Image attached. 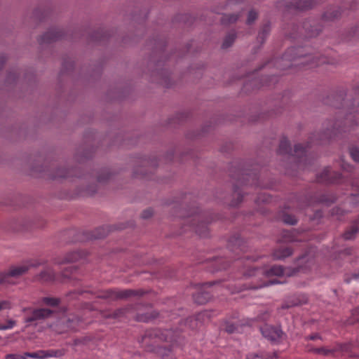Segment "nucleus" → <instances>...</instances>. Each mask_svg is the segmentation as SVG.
Masks as SVG:
<instances>
[{
    "mask_svg": "<svg viewBox=\"0 0 359 359\" xmlns=\"http://www.w3.org/2000/svg\"><path fill=\"white\" fill-rule=\"evenodd\" d=\"M341 168L348 172H351L353 170L352 165H351L350 164H348L347 163H344V162L341 164Z\"/></svg>",
    "mask_w": 359,
    "mask_h": 359,
    "instance_id": "nucleus-62",
    "label": "nucleus"
},
{
    "mask_svg": "<svg viewBox=\"0 0 359 359\" xmlns=\"http://www.w3.org/2000/svg\"><path fill=\"white\" fill-rule=\"evenodd\" d=\"M283 60L294 62V65H310L311 67L319 66L328 63L327 59L322 55H312L309 54L302 47H291L283 55Z\"/></svg>",
    "mask_w": 359,
    "mask_h": 359,
    "instance_id": "nucleus-2",
    "label": "nucleus"
},
{
    "mask_svg": "<svg viewBox=\"0 0 359 359\" xmlns=\"http://www.w3.org/2000/svg\"><path fill=\"white\" fill-rule=\"evenodd\" d=\"M284 223L290 225H294L297 222V219L294 215L284 213L282 217Z\"/></svg>",
    "mask_w": 359,
    "mask_h": 359,
    "instance_id": "nucleus-40",
    "label": "nucleus"
},
{
    "mask_svg": "<svg viewBox=\"0 0 359 359\" xmlns=\"http://www.w3.org/2000/svg\"><path fill=\"white\" fill-rule=\"evenodd\" d=\"M29 266L22 262L11 266L6 271L0 272V285L11 284V278H19L29 271Z\"/></svg>",
    "mask_w": 359,
    "mask_h": 359,
    "instance_id": "nucleus-7",
    "label": "nucleus"
},
{
    "mask_svg": "<svg viewBox=\"0 0 359 359\" xmlns=\"http://www.w3.org/2000/svg\"><path fill=\"white\" fill-rule=\"evenodd\" d=\"M64 32L60 28H51L40 36L38 41L40 45L44 46L57 41L63 38Z\"/></svg>",
    "mask_w": 359,
    "mask_h": 359,
    "instance_id": "nucleus-11",
    "label": "nucleus"
},
{
    "mask_svg": "<svg viewBox=\"0 0 359 359\" xmlns=\"http://www.w3.org/2000/svg\"><path fill=\"white\" fill-rule=\"evenodd\" d=\"M341 177L338 172H333L330 168H325L322 172L317 175V180L320 183H334Z\"/></svg>",
    "mask_w": 359,
    "mask_h": 359,
    "instance_id": "nucleus-17",
    "label": "nucleus"
},
{
    "mask_svg": "<svg viewBox=\"0 0 359 359\" xmlns=\"http://www.w3.org/2000/svg\"><path fill=\"white\" fill-rule=\"evenodd\" d=\"M148 351H154L157 355L163 359H168L172 355L171 348H167L165 346H156L154 348H147Z\"/></svg>",
    "mask_w": 359,
    "mask_h": 359,
    "instance_id": "nucleus-24",
    "label": "nucleus"
},
{
    "mask_svg": "<svg viewBox=\"0 0 359 359\" xmlns=\"http://www.w3.org/2000/svg\"><path fill=\"white\" fill-rule=\"evenodd\" d=\"M107 235V232L103 229H97L93 234V238L95 239H100L104 238Z\"/></svg>",
    "mask_w": 359,
    "mask_h": 359,
    "instance_id": "nucleus-47",
    "label": "nucleus"
},
{
    "mask_svg": "<svg viewBox=\"0 0 359 359\" xmlns=\"http://www.w3.org/2000/svg\"><path fill=\"white\" fill-rule=\"evenodd\" d=\"M278 153L281 155H287L290 161H294L297 158L299 166H301L302 158L306 156V148L302 144H297L294 145L292 150L289 141L286 138H283L280 140Z\"/></svg>",
    "mask_w": 359,
    "mask_h": 359,
    "instance_id": "nucleus-5",
    "label": "nucleus"
},
{
    "mask_svg": "<svg viewBox=\"0 0 359 359\" xmlns=\"http://www.w3.org/2000/svg\"><path fill=\"white\" fill-rule=\"evenodd\" d=\"M93 339L91 337L86 336L81 338H78L74 339V345L75 346H79V345H84L87 346L88 347H90L91 343H93Z\"/></svg>",
    "mask_w": 359,
    "mask_h": 359,
    "instance_id": "nucleus-35",
    "label": "nucleus"
},
{
    "mask_svg": "<svg viewBox=\"0 0 359 359\" xmlns=\"http://www.w3.org/2000/svg\"><path fill=\"white\" fill-rule=\"evenodd\" d=\"M24 355L26 356V358L29 357L37 359L46 358L45 351H39L33 353H25Z\"/></svg>",
    "mask_w": 359,
    "mask_h": 359,
    "instance_id": "nucleus-41",
    "label": "nucleus"
},
{
    "mask_svg": "<svg viewBox=\"0 0 359 359\" xmlns=\"http://www.w3.org/2000/svg\"><path fill=\"white\" fill-rule=\"evenodd\" d=\"M283 4L288 11H299L311 9L316 4L315 0H285Z\"/></svg>",
    "mask_w": 359,
    "mask_h": 359,
    "instance_id": "nucleus-9",
    "label": "nucleus"
},
{
    "mask_svg": "<svg viewBox=\"0 0 359 359\" xmlns=\"http://www.w3.org/2000/svg\"><path fill=\"white\" fill-rule=\"evenodd\" d=\"M191 225L194 226L195 231L201 237H206L208 235V229L207 224L202 221V217L200 215H196L188 221Z\"/></svg>",
    "mask_w": 359,
    "mask_h": 359,
    "instance_id": "nucleus-18",
    "label": "nucleus"
},
{
    "mask_svg": "<svg viewBox=\"0 0 359 359\" xmlns=\"http://www.w3.org/2000/svg\"><path fill=\"white\" fill-rule=\"evenodd\" d=\"M158 316V313L156 311H152L151 313H147L144 314H137L136 316V320L137 321L147 323L150 320L155 319Z\"/></svg>",
    "mask_w": 359,
    "mask_h": 359,
    "instance_id": "nucleus-31",
    "label": "nucleus"
},
{
    "mask_svg": "<svg viewBox=\"0 0 359 359\" xmlns=\"http://www.w3.org/2000/svg\"><path fill=\"white\" fill-rule=\"evenodd\" d=\"M271 201V198L269 195H266V194H261L258 196L256 203H269Z\"/></svg>",
    "mask_w": 359,
    "mask_h": 359,
    "instance_id": "nucleus-48",
    "label": "nucleus"
},
{
    "mask_svg": "<svg viewBox=\"0 0 359 359\" xmlns=\"http://www.w3.org/2000/svg\"><path fill=\"white\" fill-rule=\"evenodd\" d=\"M152 339L170 342L172 344V346L181 345L183 341L180 332L172 330L153 329L147 330L142 337V341L147 344L148 340Z\"/></svg>",
    "mask_w": 359,
    "mask_h": 359,
    "instance_id": "nucleus-4",
    "label": "nucleus"
},
{
    "mask_svg": "<svg viewBox=\"0 0 359 359\" xmlns=\"http://www.w3.org/2000/svg\"><path fill=\"white\" fill-rule=\"evenodd\" d=\"M147 292L142 289L138 290H119L116 288V301L127 300L130 298H140L147 294Z\"/></svg>",
    "mask_w": 359,
    "mask_h": 359,
    "instance_id": "nucleus-15",
    "label": "nucleus"
},
{
    "mask_svg": "<svg viewBox=\"0 0 359 359\" xmlns=\"http://www.w3.org/2000/svg\"><path fill=\"white\" fill-rule=\"evenodd\" d=\"M359 126L354 115H348L344 120H337L332 125V128H327L322 133H313L310 137V141L314 144H323L329 140L336 137L339 135L348 133Z\"/></svg>",
    "mask_w": 359,
    "mask_h": 359,
    "instance_id": "nucleus-1",
    "label": "nucleus"
},
{
    "mask_svg": "<svg viewBox=\"0 0 359 359\" xmlns=\"http://www.w3.org/2000/svg\"><path fill=\"white\" fill-rule=\"evenodd\" d=\"M236 39V33L234 31L230 32L224 37L222 44V48L227 49L231 47Z\"/></svg>",
    "mask_w": 359,
    "mask_h": 359,
    "instance_id": "nucleus-29",
    "label": "nucleus"
},
{
    "mask_svg": "<svg viewBox=\"0 0 359 359\" xmlns=\"http://www.w3.org/2000/svg\"><path fill=\"white\" fill-rule=\"evenodd\" d=\"M15 325V321L13 320H8L7 322V325H0V330H8L11 329Z\"/></svg>",
    "mask_w": 359,
    "mask_h": 359,
    "instance_id": "nucleus-54",
    "label": "nucleus"
},
{
    "mask_svg": "<svg viewBox=\"0 0 359 359\" xmlns=\"http://www.w3.org/2000/svg\"><path fill=\"white\" fill-rule=\"evenodd\" d=\"M126 310L127 309L126 308H120L111 313H107L105 311H102V317H104L105 318L116 319V318L123 317L126 314Z\"/></svg>",
    "mask_w": 359,
    "mask_h": 359,
    "instance_id": "nucleus-28",
    "label": "nucleus"
},
{
    "mask_svg": "<svg viewBox=\"0 0 359 359\" xmlns=\"http://www.w3.org/2000/svg\"><path fill=\"white\" fill-rule=\"evenodd\" d=\"M153 210L151 208H147L142 212L141 217L143 219H149L153 215Z\"/></svg>",
    "mask_w": 359,
    "mask_h": 359,
    "instance_id": "nucleus-53",
    "label": "nucleus"
},
{
    "mask_svg": "<svg viewBox=\"0 0 359 359\" xmlns=\"http://www.w3.org/2000/svg\"><path fill=\"white\" fill-rule=\"evenodd\" d=\"M11 308V302L6 300L0 301V311L10 309Z\"/></svg>",
    "mask_w": 359,
    "mask_h": 359,
    "instance_id": "nucleus-56",
    "label": "nucleus"
},
{
    "mask_svg": "<svg viewBox=\"0 0 359 359\" xmlns=\"http://www.w3.org/2000/svg\"><path fill=\"white\" fill-rule=\"evenodd\" d=\"M96 191H97V187H96V186L93 185V186H90V187L86 188L85 191L86 192L87 194L92 195V194H95L96 192Z\"/></svg>",
    "mask_w": 359,
    "mask_h": 359,
    "instance_id": "nucleus-60",
    "label": "nucleus"
},
{
    "mask_svg": "<svg viewBox=\"0 0 359 359\" xmlns=\"http://www.w3.org/2000/svg\"><path fill=\"white\" fill-rule=\"evenodd\" d=\"M49 177L52 180H60L76 175V170L67 169L65 167H57L50 171Z\"/></svg>",
    "mask_w": 359,
    "mask_h": 359,
    "instance_id": "nucleus-16",
    "label": "nucleus"
},
{
    "mask_svg": "<svg viewBox=\"0 0 359 359\" xmlns=\"http://www.w3.org/2000/svg\"><path fill=\"white\" fill-rule=\"evenodd\" d=\"M260 330L263 337L271 341H278L283 334L280 328L269 325H264Z\"/></svg>",
    "mask_w": 359,
    "mask_h": 359,
    "instance_id": "nucleus-12",
    "label": "nucleus"
},
{
    "mask_svg": "<svg viewBox=\"0 0 359 359\" xmlns=\"http://www.w3.org/2000/svg\"><path fill=\"white\" fill-rule=\"evenodd\" d=\"M41 302L46 306L55 307L60 305L61 299L57 297H45L41 298Z\"/></svg>",
    "mask_w": 359,
    "mask_h": 359,
    "instance_id": "nucleus-33",
    "label": "nucleus"
},
{
    "mask_svg": "<svg viewBox=\"0 0 359 359\" xmlns=\"http://www.w3.org/2000/svg\"><path fill=\"white\" fill-rule=\"evenodd\" d=\"M110 174L108 172H104L97 177V181L100 183H104L110 178Z\"/></svg>",
    "mask_w": 359,
    "mask_h": 359,
    "instance_id": "nucleus-49",
    "label": "nucleus"
},
{
    "mask_svg": "<svg viewBox=\"0 0 359 359\" xmlns=\"http://www.w3.org/2000/svg\"><path fill=\"white\" fill-rule=\"evenodd\" d=\"M238 18L239 15L237 14L224 15L221 18V22L223 25H230L235 23Z\"/></svg>",
    "mask_w": 359,
    "mask_h": 359,
    "instance_id": "nucleus-36",
    "label": "nucleus"
},
{
    "mask_svg": "<svg viewBox=\"0 0 359 359\" xmlns=\"http://www.w3.org/2000/svg\"><path fill=\"white\" fill-rule=\"evenodd\" d=\"M161 66V65L158 64L156 69L152 72V81L160 83L165 87H168L170 84L169 73L166 69L160 68Z\"/></svg>",
    "mask_w": 359,
    "mask_h": 359,
    "instance_id": "nucleus-13",
    "label": "nucleus"
},
{
    "mask_svg": "<svg viewBox=\"0 0 359 359\" xmlns=\"http://www.w3.org/2000/svg\"><path fill=\"white\" fill-rule=\"evenodd\" d=\"M359 231V227L353 224L346 231L343 235L345 240H351L355 238L356 233Z\"/></svg>",
    "mask_w": 359,
    "mask_h": 359,
    "instance_id": "nucleus-34",
    "label": "nucleus"
},
{
    "mask_svg": "<svg viewBox=\"0 0 359 359\" xmlns=\"http://www.w3.org/2000/svg\"><path fill=\"white\" fill-rule=\"evenodd\" d=\"M7 57L5 55L0 56V70L3 68L4 63L6 62Z\"/></svg>",
    "mask_w": 359,
    "mask_h": 359,
    "instance_id": "nucleus-63",
    "label": "nucleus"
},
{
    "mask_svg": "<svg viewBox=\"0 0 359 359\" xmlns=\"http://www.w3.org/2000/svg\"><path fill=\"white\" fill-rule=\"evenodd\" d=\"M81 321L76 316H69L59 321L55 327V331L59 334L65 333L70 330H74Z\"/></svg>",
    "mask_w": 359,
    "mask_h": 359,
    "instance_id": "nucleus-10",
    "label": "nucleus"
},
{
    "mask_svg": "<svg viewBox=\"0 0 359 359\" xmlns=\"http://www.w3.org/2000/svg\"><path fill=\"white\" fill-rule=\"evenodd\" d=\"M352 248H346L341 252V253L345 255H350L352 254Z\"/></svg>",
    "mask_w": 359,
    "mask_h": 359,
    "instance_id": "nucleus-64",
    "label": "nucleus"
},
{
    "mask_svg": "<svg viewBox=\"0 0 359 359\" xmlns=\"http://www.w3.org/2000/svg\"><path fill=\"white\" fill-rule=\"evenodd\" d=\"M238 324L237 323L226 322L224 325V330L229 334L233 333L238 330Z\"/></svg>",
    "mask_w": 359,
    "mask_h": 359,
    "instance_id": "nucleus-39",
    "label": "nucleus"
},
{
    "mask_svg": "<svg viewBox=\"0 0 359 359\" xmlns=\"http://www.w3.org/2000/svg\"><path fill=\"white\" fill-rule=\"evenodd\" d=\"M349 153L353 160L359 163V149L357 147H352L349 149Z\"/></svg>",
    "mask_w": 359,
    "mask_h": 359,
    "instance_id": "nucleus-44",
    "label": "nucleus"
},
{
    "mask_svg": "<svg viewBox=\"0 0 359 359\" xmlns=\"http://www.w3.org/2000/svg\"><path fill=\"white\" fill-rule=\"evenodd\" d=\"M276 283H278V281L275 280H271L269 282L260 281V283H259L257 284H255V283H252L249 284L248 285H244L242 287L237 288L236 292H240L241 291H243V290H248V289L257 290V289L262 288L263 287L269 286L270 285H273V284H276Z\"/></svg>",
    "mask_w": 359,
    "mask_h": 359,
    "instance_id": "nucleus-23",
    "label": "nucleus"
},
{
    "mask_svg": "<svg viewBox=\"0 0 359 359\" xmlns=\"http://www.w3.org/2000/svg\"><path fill=\"white\" fill-rule=\"evenodd\" d=\"M23 311L25 312L24 321L29 326H36L39 323L50 318L54 313L53 310L46 308H27L24 309Z\"/></svg>",
    "mask_w": 359,
    "mask_h": 359,
    "instance_id": "nucleus-6",
    "label": "nucleus"
},
{
    "mask_svg": "<svg viewBox=\"0 0 359 359\" xmlns=\"http://www.w3.org/2000/svg\"><path fill=\"white\" fill-rule=\"evenodd\" d=\"M348 36L350 37L359 38V23L350 28Z\"/></svg>",
    "mask_w": 359,
    "mask_h": 359,
    "instance_id": "nucleus-46",
    "label": "nucleus"
},
{
    "mask_svg": "<svg viewBox=\"0 0 359 359\" xmlns=\"http://www.w3.org/2000/svg\"><path fill=\"white\" fill-rule=\"evenodd\" d=\"M305 339L307 340L321 339V337L319 334L315 333L307 336Z\"/></svg>",
    "mask_w": 359,
    "mask_h": 359,
    "instance_id": "nucleus-61",
    "label": "nucleus"
},
{
    "mask_svg": "<svg viewBox=\"0 0 359 359\" xmlns=\"http://www.w3.org/2000/svg\"><path fill=\"white\" fill-rule=\"evenodd\" d=\"M55 279V273L50 267H46L42 270L39 273L34 277L35 281L41 283H48L53 281Z\"/></svg>",
    "mask_w": 359,
    "mask_h": 359,
    "instance_id": "nucleus-19",
    "label": "nucleus"
},
{
    "mask_svg": "<svg viewBox=\"0 0 359 359\" xmlns=\"http://www.w3.org/2000/svg\"><path fill=\"white\" fill-rule=\"evenodd\" d=\"M331 214L332 215H341L343 214V210L338 207H334L332 209Z\"/></svg>",
    "mask_w": 359,
    "mask_h": 359,
    "instance_id": "nucleus-59",
    "label": "nucleus"
},
{
    "mask_svg": "<svg viewBox=\"0 0 359 359\" xmlns=\"http://www.w3.org/2000/svg\"><path fill=\"white\" fill-rule=\"evenodd\" d=\"M292 254L290 248H278L273 252V256L275 259H283Z\"/></svg>",
    "mask_w": 359,
    "mask_h": 359,
    "instance_id": "nucleus-27",
    "label": "nucleus"
},
{
    "mask_svg": "<svg viewBox=\"0 0 359 359\" xmlns=\"http://www.w3.org/2000/svg\"><path fill=\"white\" fill-rule=\"evenodd\" d=\"M81 151H78L76 154L75 158L78 161H81L86 158H90L91 156L90 153H86L83 155H81Z\"/></svg>",
    "mask_w": 359,
    "mask_h": 359,
    "instance_id": "nucleus-51",
    "label": "nucleus"
},
{
    "mask_svg": "<svg viewBox=\"0 0 359 359\" xmlns=\"http://www.w3.org/2000/svg\"><path fill=\"white\" fill-rule=\"evenodd\" d=\"M270 31V25L269 23L264 25L263 27L261 28L260 31L259 32L257 36L258 41L260 42L261 43H263L266 38L269 36Z\"/></svg>",
    "mask_w": 359,
    "mask_h": 359,
    "instance_id": "nucleus-30",
    "label": "nucleus"
},
{
    "mask_svg": "<svg viewBox=\"0 0 359 359\" xmlns=\"http://www.w3.org/2000/svg\"><path fill=\"white\" fill-rule=\"evenodd\" d=\"M233 197V198L231 200L229 205L231 207H236L242 202L243 200V195L241 194V191L238 190L237 187H235L234 189Z\"/></svg>",
    "mask_w": 359,
    "mask_h": 359,
    "instance_id": "nucleus-32",
    "label": "nucleus"
},
{
    "mask_svg": "<svg viewBox=\"0 0 359 359\" xmlns=\"http://www.w3.org/2000/svg\"><path fill=\"white\" fill-rule=\"evenodd\" d=\"M334 352L335 351L334 349H330L324 346L318 348L316 350H313V353L322 355L324 356L334 354Z\"/></svg>",
    "mask_w": 359,
    "mask_h": 359,
    "instance_id": "nucleus-38",
    "label": "nucleus"
},
{
    "mask_svg": "<svg viewBox=\"0 0 359 359\" xmlns=\"http://www.w3.org/2000/svg\"><path fill=\"white\" fill-rule=\"evenodd\" d=\"M205 313H198L196 316L190 317L184 321V325L191 330H196L201 327Z\"/></svg>",
    "mask_w": 359,
    "mask_h": 359,
    "instance_id": "nucleus-20",
    "label": "nucleus"
},
{
    "mask_svg": "<svg viewBox=\"0 0 359 359\" xmlns=\"http://www.w3.org/2000/svg\"><path fill=\"white\" fill-rule=\"evenodd\" d=\"M303 29L305 30L306 33L309 37L317 36L322 31L321 26L318 25L314 22L311 25L309 22H306L304 24Z\"/></svg>",
    "mask_w": 359,
    "mask_h": 359,
    "instance_id": "nucleus-22",
    "label": "nucleus"
},
{
    "mask_svg": "<svg viewBox=\"0 0 359 359\" xmlns=\"http://www.w3.org/2000/svg\"><path fill=\"white\" fill-rule=\"evenodd\" d=\"M341 14V9L338 6L327 8L323 13L322 18L325 22H331L338 19Z\"/></svg>",
    "mask_w": 359,
    "mask_h": 359,
    "instance_id": "nucleus-21",
    "label": "nucleus"
},
{
    "mask_svg": "<svg viewBox=\"0 0 359 359\" xmlns=\"http://www.w3.org/2000/svg\"><path fill=\"white\" fill-rule=\"evenodd\" d=\"M353 107H359V85L355 88V97L353 102Z\"/></svg>",
    "mask_w": 359,
    "mask_h": 359,
    "instance_id": "nucleus-52",
    "label": "nucleus"
},
{
    "mask_svg": "<svg viewBox=\"0 0 359 359\" xmlns=\"http://www.w3.org/2000/svg\"><path fill=\"white\" fill-rule=\"evenodd\" d=\"M241 244V240L238 236L233 237V238H230V240L229 241V248H230L232 250H233L234 246L238 245V247H240Z\"/></svg>",
    "mask_w": 359,
    "mask_h": 359,
    "instance_id": "nucleus-45",
    "label": "nucleus"
},
{
    "mask_svg": "<svg viewBox=\"0 0 359 359\" xmlns=\"http://www.w3.org/2000/svg\"><path fill=\"white\" fill-rule=\"evenodd\" d=\"M258 13L255 10H250L248 13L246 23L248 25H251L255 22V21L257 19Z\"/></svg>",
    "mask_w": 359,
    "mask_h": 359,
    "instance_id": "nucleus-43",
    "label": "nucleus"
},
{
    "mask_svg": "<svg viewBox=\"0 0 359 359\" xmlns=\"http://www.w3.org/2000/svg\"><path fill=\"white\" fill-rule=\"evenodd\" d=\"M84 256V253L80 251H74L66 255L63 260L60 262V264L74 262L79 261Z\"/></svg>",
    "mask_w": 359,
    "mask_h": 359,
    "instance_id": "nucleus-26",
    "label": "nucleus"
},
{
    "mask_svg": "<svg viewBox=\"0 0 359 359\" xmlns=\"http://www.w3.org/2000/svg\"><path fill=\"white\" fill-rule=\"evenodd\" d=\"M46 358L49 357H61L65 354V351L63 349H51L45 351Z\"/></svg>",
    "mask_w": 359,
    "mask_h": 359,
    "instance_id": "nucleus-37",
    "label": "nucleus"
},
{
    "mask_svg": "<svg viewBox=\"0 0 359 359\" xmlns=\"http://www.w3.org/2000/svg\"><path fill=\"white\" fill-rule=\"evenodd\" d=\"M157 165L156 159L142 158L134 168L133 175L135 177H147L149 173L151 174L154 171Z\"/></svg>",
    "mask_w": 359,
    "mask_h": 359,
    "instance_id": "nucleus-8",
    "label": "nucleus"
},
{
    "mask_svg": "<svg viewBox=\"0 0 359 359\" xmlns=\"http://www.w3.org/2000/svg\"><path fill=\"white\" fill-rule=\"evenodd\" d=\"M12 229L15 231H22L27 229L25 222L24 220H18L12 226Z\"/></svg>",
    "mask_w": 359,
    "mask_h": 359,
    "instance_id": "nucleus-42",
    "label": "nucleus"
},
{
    "mask_svg": "<svg viewBox=\"0 0 359 359\" xmlns=\"http://www.w3.org/2000/svg\"><path fill=\"white\" fill-rule=\"evenodd\" d=\"M5 359H26V356L18 354H8L5 356Z\"/></svg>",
    "mask_w": 359,
    "mask_h": 359,
    "instance_id": "nucleus-57",
    "label": "nucleus"
},
{
    "mask_svg": "<svg viewBox=\"0 0 359 359\" xmlns=\"http://www.w3.org/2000/svg\"><path fill=\"white\" fill-rule=\"evenodd\" d=\"M76 270V268L75 266H69L67 267L62 272V276L64 278H69V274L73 273Z\"/></svg>",
    "mask_w": 359,
    "mask_h": 359,
    "instance_id": "nucleus-50",
    "label": "nucleus"
},
{
    "mask_svg": "<svg viewBox=\"0 0 359 359\" xmlns=\"http://www.w3.org/2000/svg\"><path fill=\"white\" fill-rule=\"evenodd\" d=\"M83 292L82 290H74L68 292L67 294V297H70L71 299L76 298L78 295L81 294Z\"/></svg>",
    "mask_w": 359,
    "mask_h": 359,
    "instance_id": "nucleus-58",
    "label": "nucleus"
},
{
    "mask_svg": "<svg viewBox=\"0 0 359 359\" xmlns=\"http://www.w3.org/2000/svg\"><path fill=\"white\" fill-rule=\"evenodd\" d=\"M215 284V282H210L201 285L199 287V291L193 294L194 302L198 304H204L207 303L211 299V292L205 290V288L208 286L210 287Z\"/></svg>",
    "mask_w": 359,
    "mask_h": 359,
    "instance_id": "nucleus-14",
    "label": "nucleus"
},
{
    "mask_svg": "<svg viewBox=\"0 0 359 359\" xmlns=\"http://www.w3.org/2000/svg\"><path fill=\"white\" fill-rule=\"evenodd\" d=\"M97 297L109 301H116V288L100 291Z\"/></svg>",
    "mask_w": 359,
    "mask_h": 359,
    "instance_id": "nucleus-25",
    "label": "nucleus"
},
{
    "mask_svg": "<svg viewBox=\"0 0 359 359\" xmlns=\"http://www.w3.org/2000/svg\"><path fill=\"white\" fill-rule=\"evenodd\" d=\"M299 271V267L294 268L292 269V271H291L290 268L284 269L280 265H274L271 266L269 270L264 268L250 266L243 273V275L245 277L249 278L258 276L259 279L261 280L262 278H266L271 276H280L282 275H287L290 276L296 274Z\"/></svg>",
    "mask_w": 359,
    "mask_h": 359,
    "instance_id": "nucleus-3",
    "label": "nucleus"
},
{
    "mask_svg": "<svg viewBox=\"0 0 359 359\" xmlns=\"http://www.w3.org/2000/svg\"><path fill=\"white\" fill-rule=\"evenodd\" d=\"M25 262V264L26 265H28L29 266V270L32 268H36L38 266H39L41 263L39 261H31V260H27Z\"/></svg>",
    "mask_w": 359,
    "mask_h": 359,
    "instance_id": "nucleus-55",
    "label": "nucleus"
}]
</instances>
